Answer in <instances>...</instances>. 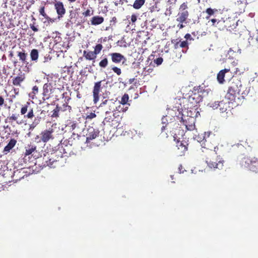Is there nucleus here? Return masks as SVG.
<instances>
[{"label": "nucleus", "mask_w": 258, "mask_h": 258, "mask_svg": "<svg viewBox=\"0 0 258 258\" xmlns=\"http://www.w3.org/2000/svg\"><path fill=\"white\" fill-rule=\"evenodd\" d=\"M39 12L41 16H42L44 18L48 16L45 12V7L44 6H42V7H40V8L39 9Z\"/></svg>", "instance_id": "nucleus-43"}, {"label": "nucleus", "mask_w": 258, "mask_h": 258, "mask_svg": "<svg viewBox=\"0 0 258 258\" xmlns=\"http://www.w3.org/2000/svg\"><path fill=\"white\" fill-rule=\"evenodd\" d=\"M242 84L238 79L233 80L229 86L225 98L230 102L235 100L237 95L240 94Z\"/></svg>", "instance_id": "nucleus-2"}, {"label": "nucleus", "mask_w": 258, "mask_h": 258, "mask_svg": "<svg viewBox=\"0 0 258 258\" xmlns=\"http://www.w3.org/2000/svg\"><path fill=\"white\" fill-rule=\"evenodd\" d=\"M104 81L95 82L93 89V97L94 104H96L99 100V94L103 89L102 83Z\"/></svg>", "instance_id": "nucleus-8"}, {"label": "nucleus", "mask_w": 258, "mask_h": 258, "mask_svg": "<svg viewBox=\"0 0 258 258\" xmlns=\"http://www.w3.org/2000/svg\"><path fill=\"white\" fill-rule=\"evenodd\" d=\"M256 47L258 48V32L257 33V35L256 36Z\"/></svg>", "instance_id": "nucleus-57"}, {"label": "nucleus", "mask_w": 258, "mask_h": 258, "mask_svg": "<svg viewBox=\"0 0 258 258\" xmlns=\"http://www.w3.org/2000/svg\"><path fill=\"white\" fill-rule=\"evenodd\" d=\"M62 106H63V108L61 107L62 111H66L68 109H69V110L71 109V107L70 106L68 105L67 103H64Z\"/></svg>", "instance_id": "nucleus-50"}, {"label": "nucleus", "mask_w": 258, "mask_h": 258, "mask_svg": "<svg viewBox=\"0 0 258 258\" xmlns=\"http://www.w3.org/2000/svg\"><path fill=\"white\" fill-rule=\"evenodd\" d=\"M20 113L21 115H24L25 118L32 119L34 117L33 109L30 106V103L28 102L22 106Z\"/></svg>", "instance_id": "nucleus-7"}, {"label": "nucleus", "mask_w": 258, "mask_h": 258, "mask_svg": "<svg viewBox=\"0 0 258 258\" xmlns=\"http://www.w3.org/2000/svg\"><path fill=\"white\" fill-rule=\"evenodd\" d=\"M188 143L187 142L182 140L181 141L177 140L176 142V149L175 152L177 156H181L184 155L188 148Z\"/></svg>", "instance_id": "nucleus-5"}, {"label": "nucleus", "mask_w": 258, "mask_h": 258, "mask_svg": "<svg viewBox=\"0 0 258 258\" xmlns=\"http://www.w3.org/2000/svg\"><path fill=\"white\" fill-rule=\"evenodd\" d=\"M109 55L111 57V60L115 63H119L123 60L122 63L126 60L125 57L119 53L114 52L109 54Z\"/></svg>", "instance_id": "nucleus-18"}, {"label": "nucleus", "mask_w": 258, "mask_h": 258, "mask_svg": "<svg viewBox=\"0 0 258 258\" xmlns=\"http://www.w3.org/2000/svg\"><path fill=\"white\" fill-rule=\"evenodd\" d=\"M24 159L26 160L27 156H29L30 155H33V153L36 151V146L33 145H28L26 148Z\"/></svg>", "instance_id": "nucleus-22"}, {"label": "nucleus", "mask_w": 258, "mask_h": 258, "mask_svg": "<svg viewBox=\"0 0 258 258\" xmlns=\"http://www.w3.org/2000/svg\"><path fill=\"white\" fill-rule=\"evenodd\" d=\"M128 2V0H117L114 2V4L116 7H121L125 4H127Z\"/></svg>", "instance_id": "nucleus-38"}, {"label": "nucleus", "mask_w": 258, "mask_h": 258, "mask_svg": "<svg viewBox=\"0 0 258 258\" xmlns=\"http://www.w3.org/2000/svg\"><path fill=\"white\" fill-rule=\"evenodd\" d=\"M210 90L207 88L205 86L199 85L195 86L193 88L192 92L196 93L199 96L203 98L206 96H207L210 92Z\"/></svg>", "instance_id": "nucleus-12"}, {"label": "nucleus", "mask_w": 258, "mask_h": 258, "mask_svg": "<svg viewBox=\"0 0 258 258\" xmlns=\"http://www.w3.org/2000/svg\"><path fill=\"white\" fill-rule=\"evenodd\" d=\"M182 120L183 122H184L185 126L187 130L192 131L195 129V118L194 117L192 116L191 115H187V119H184L183 117H182Z\"/></svg>", "instance_id": "nucleus-15"}, {"label": "nucleus", "mask_w": 258, "mask_h": 258, "mask_svg": "<svg viewBox=\"0 0 258 258\" xmlns=\"http://www.w3.org/2000/svg\"><path fill=\"white\" fill-rule=\"evenodd\" d=\"M231 72L230 68L224 69V70H221L217 75V80L220 84H223L224 81V77L225 74Z\"/></svg>", "instance_id": "nucleus-20"}, {"label": "nucleus", "mask_w": 258, "mask_h": 258, "mask_svg": "<svg viewBox=\"0 0 258 258\" xmlns=\"http://www.w3.org/2000/svg\"><path fill=\"white\" fill-rule=\"evenodd\" d=\"M43 96L46 97L47 98H48L49 95L51 91V85L50 84L47 83L43 85Z\"/></svg>", "instance_id": "nucleus-26"}, {"label": "nucleus", "mask_w": 258, "mask_h": 258, "mask_svg": "<svg viewBox=\"0 0 258 258\" xmlns=\"http://www.w3.org/2000/svg\"><path fill=\"white\" fill-rule=\"evenodd\" d=\"M171 43L173 45V48L174 49H177L179 47H181L183 49H185L186 52V50L188 49V43L187 40H184L181 41L180 39L179 38L172 39Z\"/></svg>", "instance_id": "nucleus-13"}, {"label": "nucleus", "mask_w": 258, "mask_h": 258, "mask_svg": "<svg viewBox=\"0 0 258 258\" xmlns=\"http://www.w3.org/2000/svg\"><path fill=\"white\" fill-rule=\"evenodd\" d=\"M41 120V117L37 116L35 117L32 123L30 125V128H35L38 124H39Z\"/></svg>", "instance_id": "nucleus-30"}, {"label": "nucleus", "mask_w": 258, "mask_h": 258, "mask_svg": "<svg viewBox=\"0 0 258 258\" xmlns=\"http://www.w3.org/2000/svg\"><path fill=\"white\" fill-rule=\"evenodd\" d=\"M210 134H211L210 133H205V136L204 137L203 140H201L202 138H200L199 137H198V139H197V140L198 141V142L201 143V145H202V142L204 141V139L205 138H209V139H210V142H211V140H212V138L210 137ZM210 144H212V143L210 142Z\"/></svg>", "instance_id": "nucleus-41"}, {"label": "nucleus", "mask_w": 258, "mask_h": 258, "mask_svg": "<svg viewBox=\"0 0 258 258\" xmlns=\"http://www.w3.org/2000/svg\"><path fill=\"white\" fill-rule=\"evenodd\" d=\"M78 9H76L74 10L71 11L70 13V21L72 24L80 25L84 22V21L79 18V13L78 12Z\"/></svg>", "instance_id": "nucleus-11"}, {"label": "nucleus", "mask_w": 258, "mask_h": 258, "mask_svg": "<svg viewBox=\"0 0 258 258\" xmlns=\"http://www.w3.org/2000/svg\"><path fill=\"white\" fill-rule=\"evenodd\" d=\"M211 21L212 22L213 25H214V24L217 22V20L215 19H212Z\"/></svg>", "instance_id": "nucleus-59"}, {"label": "nucleus", "mask_w": 258, "mask_h": 258, "mask_svg": "<svg viewBox=\"0 0 258 258\" xmlns=\"http://www.w3.org/2000/svg\"><path fill=\"white\" fill-rule=\"evenodd\" d=\"M154 62L158 66L160 65L163 62V58L162 57H158L154 59Z\"/></svg>", "instance_id": "nucleus-48"}, {"label": "nucleus", "mask_w": 258, "mask_h": 258, "mask_svg": "<svg viewBox=\"0 0 258 258\" xmlns=\"http://www.w3.org/2000/svg\"><path fill=\"white\" fill-rule=\"evenodd\" d=\"M184 38L186 39V40H188V39H189V40H192L193 39L191 37V35L190 34L187 33V34H186L185 36H184Z\"/></svg>", "instance_id": "nucleus-54"}, {"label": "nucleus", "mask_w": 258, "mask_h": 258, "mask_svg": "<svg viewBox=\"0 0 258 258\" xmlns=\"http://www.w3.org/2000/svg\"><path fill=\"white\" fill-rule=\"evenodd\" d=\"M106 105L107 110L106 111H110V113H113L117 108L115 101H114L112 99L105 100L103 101L100 104V106Z\"/></svg>", "instance_id": "nucleus-17"}, {"label": "nucleus", "mask_w": 258, "mask_h": 258, "mask_svg": "<svg viewBox=\"0 0 258 258\" xmlns=\"http://www.w3.org/2000/svg\"><path fill=\"white\" fill-rule=\"evenodd\" d=\"M217 104L219 105V109L221 111V112H224L227 110V105L223 101H220V102H218Z\"/></svg>", "instance_id": "nucleus-32"}, {"label": "nucleus", "mask_w": 258, "mask_h": 258, "mask_svg": "<svg viewBox=\"0 0 258 258\" xmlns=\"http://www.w3.org/2000/svg\"><path fill=\"white\" fill-rule=\"evenodd\" d=\"M187 9V3H183L180 6L179 10L182 11H186V10Z\"/></svg>", "instance_id": "nucleus-49"}, {"label": "nucleus", "mask_w": 258, "mask_h": 258, "mask_svg": "<svg viewBox=\"0 0 258 258\" xmlns=\"http://www.w3.org/2000/svg\"><path fill=\"white\" fill-rule=\"evenodd\" d=\"M25 79L24 75H20L13 79V84L15 86H20L21 83L24 81Z\"/></svg>", "instance_id": "nucleus-25"}, {"label": "nucleus", "mask_w": 258, "mask_h": 258, "mask_svg": "<svg viewBox=\"0 0 258 258\" xmlns=\"http://www.w3.org/2000/svg\"><path fill=\"white\" fill-rule=\"evenodd\" d=\"M38 93V87L37 86H34L32 88V91L31 92V96L32 98H34L35 96Z\"/></svg>", "instance_id": "nucleus-44"}, {"label": "nucleus", "mask_w": 258, "mask_h": 258, "mask_svg": "<svg viewBox=\"0 0 258 258\" xmlns=\"http://www.w3.org/2000/svg\"><path fill=\"white\" fill-rule=\"evenodd\" d=\"M70 3H75L76 0H68Z\"/></svg>", "instance_id": "nucleus-62"}, {"label": "nucleus", "mask_w": 258, "mask_h": 258, "mask_svg": "<svg viewBox=\"0 0 258 258\" xmlns=\"http://www.w3.org/2000/svg\"><path fill=\"white\" fill-rule=\"evenodd\" d=\"M218 102H219V101H217V102H215L213 104H212V107L213 108H219V105L217 104V103Z\"/></svg>", "instance_id": "nucleus-56"}, {"label": "nucleus", "mask_w": 258, "mask_h": 258, "mask_svg": "<svg viewBox=\"0 0 258 258\" xmlns=\"http://www.w3.org/2000/svg\"><path fill=\"white\" fill-rule=\"evenodd\" d=\"M188 15L189 13L187 11L179 12L177 16L176 21L180 23H183L186 20Z\"/></svg>", "instance_id": "nucleus-21"}, {"label": "nucleus", "mask_w": 258, "mask_h": 258, "mask_svg": "<svg viewBox=\"0 0 258 258\" xmlns=\"http://www.w3.org/2000/svg\"><path fill=\"white\" fill-rule=\"evenodd\" d=\"M250 169L255 172H258V161H251V165L250 166Z\"/></svg>", "instance_id": "nucleus-35"}, {"label": "nucleus", "mask_w": 258, "mask_h": 258, "mask_svg": "<svg viewBox=\"0 0 258 258\" xmlns=\"http://www.w3.org/2000/svg\"><path fill=\"white\" fill-rule=\"evenodd\" d=\"M5 100L4 97L2 96H0V109H1V108L5 104Z\"/></svg>", "instance_id": "nucleus-52"}, {"label": "nucleus", "mask_w": 258, "mask_h": 258, "mask_svg": "<svg viewBox=\"0 0 258 258\" xmlns=\"http://www.w3.org/2000/svg\"><path fill=\"white\" fill-rule=\"evenodd\" d=\"M108 64V60L107 57H104L99 63L100 68H105Z\"/></svg>", "instance_id": "nucleus-36"}, {"label": "nucleus", "mask_w": 258, "mask_h": 258, "mask_svg": "<svg viewBox=\"0 0 258 258\" xmlns=\"http://www.w3.org/2000/svg\"><path fill=\"white\" fill-rule=\"evenodd\" d=\"M128 99H129L128 95L127 94L125 93L121 97L120 103L122 105H124L127 103V102L128 101Z\"/></svg>", "instance_id": "nucleus-39"}, {"label": "nucleus", "mask_w": 258, "mask_h": 258, "mask_svg": "<svg viewBox=\"0 0 258 258\" xmlns=\"http://www.w3.org/2000/svg\"><path fill=\"white\" fill-rule=\"evenodd\" d=\"M137 20V16L135 14H133L131 16V21L133 24L135 23Z\"/></svg>", "instance_id": "nucleus-53"}, {"label": "nucleus", "mask_w": 258, "mask_h": 258, "mask_svg": "<svg viewBox=\"0 0 258 258\" xmlns=\"http://www.w3.org/2000/svg\"><path fill=\"white\" fill-rule=\"evenodd\" d=\"M202 101V97L197 95L196 93L192 92L187 98L188 108H192L197 106V104Z\"/></svg>", "instance_id": "nucleus-10"}, {"label": "nucleus", "mask_w": 258, "mask_h": 258, "mask_svg": "<svg viewBox=\"0 0 258 258\" xmlns=\"http://www.w3.org/2000/svg\"><path fill=\"white\" fill-rule=\"evenodd\" d=\"M99 131L97 128L93 127H89L88 129V133L86 134V142H90L91 140L95 139L99 136Z\"/></svg>", "instance_id": "nucleus-16"}, {"label": "nucleus", "mask_w": 258, "mask_h": 258, "mask_svg": "<svg viewBox=\"0 0 258 258\" xmlns=\"http://www.w3.org/2000/svg\"><path fill=\"white\" fill-rule=\"evenodd\" d=\"M217 9H212L211 8H208L206 10V13L207 14V16L206 17L207 20H208L210 16L213 15L216 12H217Z\"/></svg>", "instance_id": "nucleus-34"}, {"label": "nucleus", "mask_w": 258, "mask_h": 258, "mask_svg": "<svg viewBox=\"0 0 258 258\" xmlns=\"http://www.w3.org/2000/svg\"><path fill=\"white\" fill-rule=\"evenodd\" d=\"M104 124H107L115 128L118 125V121L114 116V113H110V111H105V117L103 121Z\"/></svg>", "instance_id": "nucleus-6"}, {"label": "nucleus", "mask_w": 258, "mask_h": 258, "mask_svg": "<svg viewBox=\"0 0 258 258\" xmlns=\"http://www.w3.org/2000/svg\"><path fill=\"white\" fill-rule=\"evenodd\" d=\"M117 22V19L115 17H113L112 18L111 20H110V23H113V24H115Z\"/></svg>", "instance_id": "nucleus-55"}, {"label": "nucleus", "mask_w": 258, "mask_h": 258, "mask_svg": "<svg viewBox=\"0 0 258 258\" xmlns=\"http://www.w3.org/2000/svg\"><path fill=\"white\" fill-rule=\"evenodd\" d=\"M59 157V156L57 154V152H54L48 155L47 157L45 156L43 159L45 160V162L47 166L50 167H55Z\"/></svg>", "instance_id": "nucleus-9"}, {"label": "nucleus", "mask_w": 258, "mask_h": 258, "mask_svg": "<svg viewBox=\"0 0 258 258\" xmlns=\"http://www.w3.org/2000/svg\"><path fill=\"white\" fill-rule=\"evenodd\" d=\"M166 126H163L161 128V133L160 135V137L161 139H165L168 138L167 134L165 132Z\"/></svg>", "instance_id": "nucleus-40"}, {"label": "nucleus", "mask_w": 258, "mask_h": 258, "mask_svg": "<svg viewBox=\"0 0 258 258\" xmlns=\"http://www.w3.org/2000/svg\"><path fill=\"white\" fill-rule=\"evenodd\" d=\"M145 0H135L132 6L136 10L140 9L145 4Z\"/></svg>", "instance_id": "nucleus-28"}, {"label": "nucleus", "mask_w": 258, "mask_h": 258, "mask_svg": "<svg viewBox=\"0 0 258 258\" xmlns=\"http://www.w3.org/2000/svg\"><path fill=\"white\" fill-rule=\"evenodd\" d=\"M54 130L52 128H49L42 131L39 135L36 136L34 138V141L37 143H46L50 140H53L54 137L53 133Z\"/></svg>", "instance_id": "nucleus-3"}, {"label": "nucleus", "mask_w": 258, "mask_h": 258, "mask_svg": "<svg viewBox=\"0 0 258 258\" xmlns=\"http://www.w3.org/2000/svg\"><path fill=\"white\" fill-rule=\"evenodd\" d=\"M63 151L64 153H68V152L69 151L68 150V151H66V149H65L64 148L63 149Z\"/></svg>", "instance_id": "nucleus-64"}, {"label": "nucleus", "mask_w": 258, "mask_h": 258, "mask_svg": "<svg viewBox=\"0 0 258 258\" xmlns=\"http://www.w3.org/2000/svg\"><path fill=\"white\" fill-rule=\"evenodd\" d=\"M246 4L242 0L237 1L234 4V10L236 13L241 14L244 12Z\"/></svg>", "instance_id": "nucleus-19"}, {"label": "nucleus", "mask_w": 258, "mask_h": 258, "mask_svg": "<svg viewBox=\"0 0 258 258\" xmlns=\"http://www.w3.org/2000/svg\"><path fill=\"white\" fill-rule=\"evenodd\" d=\"M96 115L95 114V113L91 112L89 114L87 115V116L86 117V120H87V119L90 120V119H92L96 117Z\"/></svg>", "instance_id": "nucleus-47"}, {"label": "nucleus", "mask_w": 258, "mask_h": 258, "mask_svg": "<svg viewBox=\"0 0 258 258\" xmlns=\"http://www.w3.org/2000/svg\"><path fill=\"white\" fill-rule=\"evenodd\" d=\"M9 56L11 57H13L14 56L13 52H12V51L10 52Z\"/></svg>", "instance_id": "nucleus-61"}, {"label": "nucleus", "mask_w": 258, "mask_h": 258, "mask_svg": "<svg viewBox=\"0 0 258 258\" xmlns=\"http://www.w3.org/2000/svg\"><path fill=\"white\" fill-rule=\"evenodd\" d=\"M38 51L36 49H33L30 52V57L32 61H37L38 58Z\"/></svg>", "instance_id": "nucleus-29"}, {"label": "nucleus", "mask_w": 258, "mask_h": 258, "mask_svg": "<svg viewBox=\"0 0 258 258\" xmlns=\"http://www.w3.org/2000/svg\"><path fill=\"white\" fill-rule=\"evenodd\" d=\"M82 14L84 17L90 16L93 15V11L91 12L90 10L87 9L86 11L84 12Z\"/></svg>", "instance_id": "nucleus-46"}, {"label": "nucleus", "mask_w": 258, "mask_h": 258, "mask_svg": "<svg viewBox=\"0 0 258 258\" xmlns=\"http://www.w3.org/2000/svg\"><path fill=\"white\" fill-rule=\"evenodd\" d=\"M54 9L57 14V18L58 19L63 17L66 14V10L62 2L60 1L56 2L54 3Z\"/></svg>", "instance_id": "nucleus-14"}, {"label": "nucleus", "mask_w": 258, "mask_h": 258, "mask_svg": "<svg viewBox=\"0 0 258 258\" xmlns=\"http://www.w3.org/2000/svg\"><path fill=\"white\" fill-rule=\"evenodd\" d=\"M38 25L36 23H32L30 24V28L35 32H37L39 31Z\"/></svg>", "instance_id": "nucleus-42"}, {"label": "nucleus", "mask_w": 258, "mask_h": 258, "mask_svg": "<svg viewBox=\"0 0 258 258\" xmlns=\"http://www.w3.org/2000/svg\"><path fill=\"white\" fill-rule=\"evenodd\" d=\"M32 23H36V19L34 17H32Z\"/></svg>", "instance_id": "nucleus-60"}, {"label": "nucleus", "mask_w": 258, "mask_h": 258, "mask_svg": "<svg viewBox=\"0 0 258 258\" xmlns=\"http://www.w3.org/2000/svg\"><path fill=\"white\" fill-rule=\"evenodd\" d=\"M177 27L179 28V29H181L183 27V25L182 24V23H180L177 25Z\"/></svg>", "instance_id": "nucleus-58"}, {"label": "nucleus", "mask_w": 258, "mask_h": 258, "mask_svg": "<svg viewBox=\"0 0 258 258\" xmlns=\"http://www.w3.org/2000/svg\"><path fill=\"white\" fill-rule=\"evenodd\" d=\"M17 143L16 140L12 139L8 145L5 147L4 151L5 152H9L10 150L14 147Z\"/></svg>", "instance_id": "nucleus-27"}, {"label": "nucleus", "mask_w": 258, "mask_h": 258, "mask_svg": "<svg viewBox=\"0 0 258 258\" xmlns=\"http://www.w3.org/2000/svg\"><path fill=\"white\" fill-rule=\"evenodd\" d=\"M112 70L114 73H116L118 76H119L121 74V70L120 68L114 66L112 68Z\"/></svg>", "instance_id": "nucleus-45"}, {"label": "nucleus", "mask_w": 258, "mask_h": 258, "mask_svg": "<svg viewBox=\"0 0 258 258\" xmlns=\"http://www.w3.org/2000/svg\"><path fill=\"white\" fill-rule=\"evenodd\" d=\"M17 55L19 57V60L22 63H26L27 57V53L26 52V51L24 49H22L21 51H18Z\"/></svg>", "instance_id": "nucleus-24"}, {"label": "nucleus", "mask_w": 258, "mask_h": 258, "mask_svg": "<svg viewBox=\"0 0 258 258\" xmlns=\"http://www.w3.org/2000/svg\"><path fill=\"white\" fill-rule=\"evenodd\" d=\"M216 144H210V139L205 138L202 142L200 156L205 160L210 168L222 169L224 161L219 156L217 155L215 150Z\"/></svg>", "instance_id": "nucleus-1"}, {"label": "nucleus", "mask_w": 258, "mask_h": 258, "mask_svg": "<svg viewBox=\"0 0 258 258\" xmlns=\"http://www.w3.org/2000/svg\"><path fill=\"white\" fill-rule=\"evenodd\" d=\"M25 173V171L24 170V169H21L20 170H17L16 171L14 172V176L19 177V178L16 179V180H20L21 178H23L24 176L25 175H24L23 176H21L23 173Z\"/></svg>", "instance_id": "nucleus-33"}, {"label": "nucleus", "mask_w": 258, "mask_h": 258, "mask_svg": "<svg viewBox=\"0 0 258 258\" xmlns=\"http://www.w3.org/2000/svg\"><path fill=\"white\" fill-rule=\"evenodd\" d=\"M19 115V114H12V115L7 117V120H8L9 123H12L13 121H16L17 123L20 124L21 122H19L17 120Z\"/></svg>", "instance_id": "nucleus-31"}, {"label": "nucleus", "mask_w": 258, "mask_h": 258, "mask_svg": "<svg viewBox=\"0 0 258 258\" xmlns=\"http://www.w3.org/2000/svg\"><path fill=\"white\" fill-rule=\"evenodd\" d=\"M102 48V45L98 44L95 46L94 51L84 50L83 51V56H84L87 60H94L96 58L97 55L101 52Z\"/></svg>", "instance_id": "nucleus-4"}, {"label": "nucleus", "mask_w": 258, "mask_h": 258, "mask_svg": "<svg viewBox=\"0 0 258 258\" xmlns=\"http://www.w3.org/2000/svg\"><path fill=\"white\" fill-rule=\"evenodd\" d=\"M77 97L79 98H81V95L79 93H78L77 95Z\"/></svg>", "instance_id": "nucleus-63"}, {"label": "nucleus", "mask_w": 258, "mask_h": 258, "mask_svg": "<svg viewBox=\"0 0 258 258\" xmlns=\"http://www.w3.org/2000/svg\"><path fill=\"white\" fill-rule=\"evenodd\" d=\"M60 110H61V107H60L58 105H57L55 108L52 111L53 113L51 115V116L53 117H58V116H59L58 112Z\"/></svg>", "instance_id": "nucleus-37"}, {"label": "nucleus", "mask_w": 258, "mask_h": 258, "mask_svg": "<svg viewBox=\"0 0 258 258\" xmlns=\"http://www.w3.org/2000/svg\"><path fill=\"white\" fill-rule=\"evenodd\" d=\"M45 19H46V20H47V22H48V23L49 24L50 23H53L55 22V19H52V18H51L50 17H49L48 16H47V17H46L45 18Z\"/></svg>", "instance_id": "nucleus-51"}, {"label": "nucleus", "mask_w": 258, "mask_h": 258, "mask_svg": "<svg viewBox=\"0 0 258 258\" xmlns=\"http://www.w3.org/2000/svg\"><path fill=\"white\" fill-rule=\"evenodd\" d=\"M104 21L103 17L100 16L93 17L91 20V24L92 25H98L102 24Z\"/></svg>", "instance_id": "nucleus-23"}]
</instances>
